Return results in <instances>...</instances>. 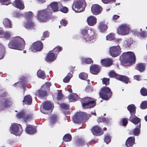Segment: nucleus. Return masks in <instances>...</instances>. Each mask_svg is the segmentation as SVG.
<instances>
[{
  "mask_svg": "<svg viewBox=\"0 0 147 147\" xmlns=\"http://www.w3.org/2000/svg\"><path fill=\"white\" fill-rule=\"evenodd\" d=\"M121 57L122 58L121 63L124 66L131 65L132 63L135 62L136 56L133 52L128 51L123 53Z\"/></svg>",
  "mask_w": 147,
  "mask_h": 147,
  "instance_id": "obj_1",
  "label": "nucleus"
},
{
  "mask_svg": "<svg viewBox=\"0 0 147 147\" xmlns=\"http://www.w3.org/2000/svg\"><path fill=\"white\" fill-rule=\"evenodd\" d=\"M25 45V43L24 39L18 36L10 41L8 45L11 49L22 50L24 49Z\"/></svg>",
  "mask_w": 147,
  "mask_h": 147,
  "instance_id": "obj_2",
  "label": "nucleus"
},
{
  "mask_svg": "<svg viewBox=\"0 0 147 147\" xmlns=\"http://www.w3.org/2000/svg\"><path fill=\"white\" fill-rule=\"evenodd\" d=\"M52 13V10L49 8L38 11L37 19L40 22H47L51 19Z\"/></svg>",
  "mask_w": 147,
  "mask_h": 147,
  "instance_id": "obj_3",
  "label": "nucleus"
},
{
  "mask_svg": "<svg viewBox=\"0 0 147 147\" xmlns=\"http://www.w3.org/2000/svg\"><path fill=\"white\" fill-rule=\"evenodd\" d=\"M80 32L86 42H91L96 38V35L91 28H85L81 29Z\"/></svg>",
  "mask_w": 147,
  "mask_h": 147,
  "instance_id": "obj_4",
  "label": "nucleus"
},
{
  "mask_svg": "<svg viewBox=\"0 0 147 147\" xmlns=\"http://www.w3.org/2000/svg\"><path fill=\"white\" fill-rule=\"evenodd\" d=\"M96 100L89 97L82 98L80 101L82 107L85 109H90L94 107L96 105Z\"/></svg>",
  "mask_w": 147,
  "mask_h": 147,
  "instance_id": "obj_5",
  "label": "nucleus"
},
{
  "mask_svg": "<svg viewBox=\"0 0 147 147\" xmlns=\"http://www.w3.org/2000/svg\"><path fill=\"white\" fill-rule=\"evenodd\" d=\"M86 6L84 0H78L74 2L72 5V9L76 12H80L84 11Z\"/></svg>",
  "mask_w": 147,
  "mask_h": 147,
  "instance_id": "obj_6",
  "label": "nucleus"
},
{
  "mask_svg": "<svg viewBox=\"0 0 147 147\" xmlns=\"http://www.w3.org/2000/svg\"><path fill=\"white\" fill-rule=\"evenodd\" d=\"M91 116L90 114H87L85 113L77 112L73 118V120L74 123H79L87 120Z\"/></svg>",
  "mask_w": 147,
  "mask_h": 147,
  "instance_id": "obj_7",
  "label": "nucleus"
},
{
  "mask_svg": "<svg viewBox=\"0 0 147 147\" xmlns=\"http://www.w3.org/2000/svg\"><path fill=\"white\" fill-rule=\"evenodd\" d=\"M112 93L109 87L103 86L100 90L99 94L100 97L103 99L108 100L111 96Z\"/></svg>",
  "mask_w": 147,
  "mask_h": 147,
  "instance_id": "obj_8",
  "label": "nucleus"
},
{
  "mask_svg": "<svg viewBox=\"0 0 147 147\" xmlns=\"http://www.w3.org/2000/svg\"><path fill=\"white\" fill-rule=\"evenodd\" d=\"M43 48L42 43L40 41H38L33 43L30 48L29 50L34 52L40 51Z\"/></svg>",
  "mask_w": 147,
  "mask_h": 147,
  "instance_id": "obj_9",
  "label": "nucleus"
},
{
  "mask_svg": "<svg viewBox=\"0 0 147 147\" xmlns=\"http://www.w3.org/2000/svg\"><path fill=\"white\" fill-rule=\"evenodd\" d=\"M11 133L16 135H20L23 129L21 125L19 124L13 123L11 126Z\"/></svg>",
  "mask_w": 147,
  "mask_h": 147,
  "instance_id": "obj_10",
  "label": "nucleus"
},
{
  "mask_svg": "<svg viewBox=\"0 0 147 147\" xmlns=\"http://www.w3.org/2000/svg\"><path fill=\"white\" fill-rule=\"evenodd\" d=\"M121 49L120 46H114L110 48L109 52L110 54L112 57H115L119 55L121 53Z\"/></svg>",
  "mask_w": 147,
  "mask_h": 147,
  "instance_id": "obj_11",
  "label": "nucleus"
},
{
  "mask_svg": "<svg viewBox=\"0 0 147 147\" xmlns=\"http://www.w3.org/2000/svg\"><path fill=\"white\" fill-rule=\"evenodd\" d=\"M129 31V28L126 24L121 25L117 29V32L121 35H125L128 34Z\"/></svg>",
  "mask_w": 147,
  "mask_h": 147,
  "instance_id": "obj_12",
  "label": "nucleus"
},
{
  "mask_svg": "<svg viewBox=\"0 0 147 147\" xmlns=\"http://www.w3.org/2000/svg\"><path fill=\"white\" fill-rule=\"evenodd\" d=\"M91 10L94 15H97L101 13L102 10V8L98 4H94L91 7Z\"/></svg>",
  "mask_w": 147,
  "mask_h": 147,
  "instance_id": "obj_13",
  "label": "nucleus"
},
{
  "mask_svg": "<svg viewBox=\"0 0 147 147\" xmlns=\"http://www.w3.org/2000/svg\"><path fill=\"white\" fill-rule=\"evenodd\" d=\"M57 56L55 54L52 52V51H50L47 54L45 57V59L47 62H51L53 61L56 58Z\"/></svg>",
  "mask_w": 147,
  "mask_h": 147,
  "instance_id": "obj_14",
  "label": "nucleus"
},
{
  "mask_svg": "<svg viewBox=\"0 0 147 147\" xmlns=\"http://www.w3.org/2000/svg\"><path fill=\"white\" fill-rule=\"evenodd\" d=\"M100 66L94 64L90 67V71L93 74H97L100 72Z\"/></svg>",
  "mask_w": 147,
  "mask_h": 147,
  "instance_id": "obj_15",
  "label": "nucleus"
},
{
  "mask_svg": "<svg viewBox=\"0 0 147 147\" xmlns=\"http://www.w3.org/2000/svg\"><path fill=\"white\" fill-rule=\"evenodd\" d=\"M100 62L102 66L105 67H109L112 65L113 61L111 59L107 58L101 59Z\"/></svg>",
  "mask_w": 147,
  "mask_h": 147,
  "instance_id": "obj_16",
  "label": "nucleus"
},
{
  "mask_svg": "<svg viewBox=\"0 0 147 147\" xmlns=\"http://www.w3.org/2000/svg\"><path fill=\"white\" fill-rule=\"evenodd\" d=\"M35 95L39 97L42 98L47 96L48 95V93L46 90L40 89L36 92Z\"/></svg>",
  "mask_w": 147,
  "mask_h": 147,
  "instance_id": "obj_17",
  "label": "nucleus"
},
{
  "mask_svg": "<svg viewBox=\"0 0 147 147\" xmlns=\"http://www.w3.org/2000/svg\"><path fill=\"white\" fill-rule=\"evenodd\" d=\"M96 18L94 16H91L87 18V22L88 25L93 26L96 23Z\"/></svg>",
  "mask_w": 147,
  "mask_h": 147,
  "instance_id": "obj_18",
  "label": "nucleus"
},
{
  "mask_svg": "<svg viewBox=\"0 0 147 147\" xmlns=\"http://www.w3.org/2000/svg\"><path fill=\"white\" fill-rule=\"evenodd\" d=\"M25 131L28 134H33L36 131V128L33 125H29L27 126Z\"/></svg>",
  "mask_w": 147,
  "mask_h": 147,
  "instance_id": "obj_19",
  "label": "nucleus"
},
{
  "mask_svg": "<svg viewBox=\"0 0 147 147\" xmlns=\"http://www.w3.org/2000/svg\"><path fill=\"white\" fill-rule=\"evenodd\" d=\"M98 28L101 32H103L107 30L108 27L105 24V21H102L98 23Z\"/></svg>",
  "mask_w": 147,
  "mask_h": 147,
  "instance_id": "obj_20",
  "label": "nucleus"
},
{
  "mask_svg": "<svg viewBox=\"0 0 147 147\" xmlns=\"http://www.w3.org/2000/svg\"><path fill=\"white\" fill-rule=\"evenodd\" d=\"M60 4L59 2H54L50 4V6L53 12H56L59 11V5Z\"/></svg>",
  "mask_w": 147,
  "mask_h": 147,
  "instance_id": "obj_21",
  "label": "nucleus"
},
{
  "mask_svg": "<svg viewBox=\"0 0 147 147\" xmlns=\"http://www.w3.org/2000/svg\"><path fill=\"white\" fill-rule=\"evenodd\" d=\"M13 3L15 7L20 9H22L24 8V4L21 0H16Z\"/></svg>",
  "mask_w": 147,
  "mask_h": 147,
  "instance_id": "obj_22",
  "label": "nucleus"
},
{
  "mask_svg": "<svg viewBox=\"0 0 147 147\" xmlns=\"http://www.w3.org/2000/svg\"><path fill=\"white\" fill-rule=\"evenodd\" d=\"M135 139L134 137H130L127 140L125 145L127 147L132 146L135 143Z\"/></svg>",
  "mask_w": 147,
  "mask_h": 147,
  "instance_id": "obj_23",
  "label": "nucleus"
},
{
  "mask_svg": "<svg viewBox=\"0 0 147 147\" xmlns=\"http://www.w3.org/2000/svg\"><path fill=\"white\" fill-rule=\"evenodd\" d=\"M35 26V24L32 20H27L25 24V27L27 29H34Z\"/></svg>",
  "mask_w": 147,
  "mask_h": 147,
  "instance_id": "obj_24",
  "label": "nucleus"
},
{
  "mask_svg": "<svg viewBox=\"0 0 147 147\" xmlns=\"http://www.w3.org/2000/svg\"><path fill=\"white\" fill-rule=\"evenodd\" d=\"M23 102L25 104L30 105L32 102V98L30 95L25 96L24 98Z\"/></svg>",
  "mask_w": 147,
  "mask_h": 147,
  "instance_id": "obj_25",
  "label": "nucleus"
},
{
  "mask_svg": "<svg viewBox=\"0 0 147 147\" xmlns=\"http://www.w3.org/2000/svg\"><path fill=\"white\" fill-rule=\"evenodd\" d=\"M117 80L126 84L131 82L129 78L128 77L123 75H119Z\"/></svg>",
  "mask_w": 147,
  "mask_h": 147,
  "instance_id": "obj_26",
  "label": "nucleus"
},
{
  "mask_svg": "<svg viewBox=\"0 0 147 147\" xmlns=\"http://www.w3.org/2000/svg\"><path fill=\"white\" fill-rule=\"evenodd\" d=\"M91 131L94 135H96L100 134L102 132V130L99 126L96 125L92 127Z\"/></svg>",
  "mask_w": 147,
  "mask_h": 147,
  "instance_id": "obj_27",
  "label": "nucleus"
},
{
  "mask_svg": "<svg viewBox=\"0 0 147 147\" xmlns=\"http://www.w3.org/2000/svg\"><path fill=\"white\" fill-rule=\"evenodd\" d=\"M146 65L145 63H139L137 65L136 68L140 72H142L145 70Z\"/></svg>",
  "mask_w": 147,
  "mask_h": 147,
  "instance_id": "obj_28",
  "label": "nucleus"
},
{
  "mask_svg": "<svg viewBox=\"0 0 147 147\" xmlns=\"http://www.w3.org/2000/svg\"><path fill=\"white\" fill-rule=\"evenodd\" d=\"M128 110L131 116L132 115H134L136 113V108L134 105H129L127 107Z\"/></svg>",
  "mask_w": 147,
  "mask_h": 147,
  "instance_id": "obj_29",
  "label": "nucleus"
},
{
  "mask_svg": "<svg viewBox=\"0 0 147 147\" xmlns=\"http://www.w3.org/2000/svg\"><path fill=\"white\" fill-rule=\"evenodd\" d=\"M135 116V117H133L132 116H131L129 119V120L135 125H136L139 123H140V119L136 116Z\"/></svg>",
  "mask_w": 147,
  "mask_h": 147,
  "instance_id": "obj_30",
  "label": "nucleus"
},
{
  "mask_svg": "<svg viewBox=\"0 0 147 147\" xmlns=\"http://www.w3.org/2000/svg\"><path fill=\"white\" fill-rule=\"evenodd\" d=\"M141 128L140 123H139V125L136 126L132 131L133 134L136 136H138L140 133V129Z\"/></svg>",
  "mask_w": 147,
  "mask_h": 147,
  "instance_id": "obj_31",
  "label": "nucleus"
},
{
  "mask_svg": "<svg viewBox=\"0 0 147 147\" xmlns=\"http://www.w3.org/2000/svg\"><path fill=\"white\" fill-rule=\"evenodd\" d=\"M37 74L38 78L43 79L46 77V75L45 71L41 69H39L38 70Z\"/></svg>",
  "mask_w": 147,
  "mask_h": 147,
  "instance_id": "obj_32",
  "label": "nucleus"
},
{
  "mask_svg": "<svg viewBox=\"0 0 147 147\" xmlns=\"http://www.w3.org/2000/svg\"><path fill=\"white\" fill-rule=\"evenodd\" d=\"M3 23L5 26L7 28H11L12 24L10 21L7 18H5L3 20Z\"/></svg>",
  "mask_w": 147,
  "mask_h": 147,
  "instance_id": "obj_33",
  "label": "nucleus"
},
{
  "mask_svg": "<svg viewBox=\"0 0 147 147\" xmlns=\"http://www.w3.org/2000/svg\"><path fill=\"white\" fill-rule=\"evenodd\" d=\"M52 105L51 102H46L43 104V108L47 110H49L51 109Z\"/></svg>",
  "mask_w": 147,
  "mask_h": 147,
  "instance_id": "obj_34",
  "label": "nucleus"
},
{
  "mask_svg": "<svg viewBox=\"0 0 147 147\" xmlns=\"http://www.w3.org/2000/svg\"><path fill=\"white\" fill-rule=\"evenodd\" d=\"M73 72L72 71H70L68 73L67 76L63 79V82L65 83L68 82L71 78L72 77V74Z\"/></svg>",
  "mask_w": 147,
  "mask_h": 147,
  "instance_id": "obj_35",
  "label": "nucleus"
},
{
  "mask_svg": "<svg viewBox=\"0 0 147 147\" xmlns=\"http://www.w3.org/2000/svg\"><path fill=\"white\" fill-rule=\"evenodd\" d=\"M78 97L77 94L75 93L71 94L69 96V99L71 102H74L76 101Z\"/></svg>",
  "mask_w": 147,
  "mask_h": 147,
  "instance_id": "obj_36",
  "label": "nucleus"
},
{
  "mask_svg": "<svg viewBox=\"0 0 147 147\" xmlns=\"http://www.w3.org/2000/svg\"><path fill=\"white\" fill-rule=\"evenodd\" d=\"M81 60L82 64H90L93 63V61L90 58H82Z\"/></svg>",
  "mask_w": 147,
  "mask_h": 147,
  "instance_id": "obj_37",
  "label": "nucleus"
},
{
  "mask_svg": "<svg viewBox=\"0 0 147 147\" xmlns=\"http://www.w3.org/2000/svg\"><path fill=\"white\" fill-rule=\"evenodd\" d=\"M119 75L115 73L113 71H110L109 74V76L110 78H114L117 80L118 79Z\"/></svg>",
  "mask_w": 147,
  "mask_h": 147,
  "instance_id": "obj_38",
  "label": "nucleus"
},
{
  "mask_svg": "<svg viewBox=\"0 0 147 147\" xmlns=\"http://www.w3.org/2000/svg\"><path fill=\"white\" fill-rule=\"evenodd\" d=\"M62 48L61 47L59 46H57L53 49V51L54 53V54H55V55L57 56V55L59 52L62 51Z\"/></svg>",
  "mask_w": 147,
  "mask_h": 147,
  "instance_id": "obj_39",
  "label": "nucleus"
},
{
  "mask_svg": "<svg viewBox=\"0 0 147 147\" xmlns=\"http://www.w3.org/2000/svg\"><path fill=\"white\" fill-rule=\"evenodd\" d=\"M72 139L71 135L69 134H65L63 137V140L65 142H69Z\"/></svg>",
  "mask_w": 147,
  "mask_h": 147,
  "instance_id": "obj_40",
  "label": "nucleus"
},
{
  "mask_svg": "<svg viewBox=\"0 0 147 147\" xmlns=\"http://www.w3.org/2000/svg\"><path fill=\"white\" fill-rule=\"evenodd\" d=\"M59 11L64 13H67L68 11V8L65 7L63 6L60 3V5L59 6Z\"/></svg>",
  "mask_w": 147,
  "mask_h": 147,
  "instance_id": "obj_41",
  "label": "nucleus"
},
{
  "mask_svg": "<svg viewBox=\"0 0 147 147\" xmlns=\"http://www.w3.org/2000/svg\"><path fill=\"white\" fill-rule=\"evenodd\" d=\"M79 78L82 80H86L87 78L88 75L84 72H82L79 75Z\"/></svg>",
  "mask_w": 147,
  "mask_h": 147,
  "instance_id": "obj_42",
  "label": "nucleus"
},
{
  "mask_svg": "<svg viewBox=\"0 0 147 147\" xmlns=\"http://www.w3.org/2000/svg\"><path fill=\"white\" fill-rule=\"evenodd\" d=\"M57 116L56 115H53L50 117V122L52 125L55 123L57 120Z\"/></svg>",
  "mask_w": 147,
  "mask_h": 147,
  "instance_id": "obj_43",
  "label": "nucleus"
},
{
  "mask_svg": "<svg viewBox=\"0 0 147 147\" xmlns=\"http://www.w3.org/2000/svg\"><path fill=\"white\" fill-rule=\"evenodd\" d=\"M26 115V113L24 111H21L20 112L17 114V117L19 119H21L23 118Z\"/></svg>",
  "mask_w": 147,
  "mask_h": 147,
  "instance_id": "obj_44",
  "label": "nucleus"
},
{
  "mask_svg": "<svg viewBox=\"0 0 147 147\" xmlns=\"http://www.w3.org/2000/svg\"><path fill=\"white\" fill-rule=\"evenodd\" d=\"M12 103L10 100L9 99H6L5 100L3 105L5 107H9L11 105Z\"/></svg>",
  "mask_w": 147,
  "mask_h": 147,
  "instance_id": "obj_45",
  "label": "nucleus"
},
{
  "mask_svg": "<svg viewBox=\"0 0 147 147\" xmlns=\"http://www.w3.org/2000/svg\"><path fill=\"white\" fill-rule=\"evenodd\" d=\"M33 115L31 114H29L25 115L24 117V120L25 122H26L27 121L31 119Z\"/></svg>",
  "mask_w": 147,
  "mask_h": 147,
  "instance_id": "obj_46",
  "label": "nucleus"
},
{
  "mask_svg": "<svg viewBox=\"0 0 147 147\" xmlns=\"http://www.w3.org/2000/svg\"><path fill=\"white\" fill-rule=\"evenodd\" d=\"M49 32L48 31H45L43 32L41 38V39L42 40H45L46 38L49 37Z\"/></svg>",
  "mask_w": 147,
  "mask_h": 147,
  "instance_id": "obj_47",
  "label": "nucleus"
},
{
  "mask_svg": "<svg viewBox=\"0 0 147 147\" xmlns=\"http://www.w3.org/2000/svg\"><path fill=\"white\" fill-rule=\"evenodd\" d=\"M105 124L107 126H110L112 123V120L111 119L109 118H105Z\"/></svg>",
  "mask_w": 147,
  "mask_h": 147,
  "instance_id": "obj_48",
  "label": "nucleus"
},
{
  "mask_svg": "<svg viewBox=\"0 0 147 147\" xmlns=\"http://www.w3.org/2000/svg\"><path fill=\"white\" fill-rule=\"evenodd\" d=\"M142 109H145L147 108V101H143L141 102L140 106Z\"/></svg>",
  "mask_w": 147,
  "mask_h": 147,
  "instance_id": "obj_49",
  "label": "nucleus"
},
{
  "mask_svg": "<svg viewBox=\"0 0 147 147\" xmlns=\"http://www.w3.org/2000/svg\"><path fill=\"white\" fill-rule=\"evenodd\" d=\"M141 94L144 96H147V89L145 88L142 87L140 90Z\"/></svg>",
  "mask_w": 147,
  "mask_h": 147,
  "instance_id": "obj_50",
  "label": "nucleus"
},
{
  "mask_svg": "<svg viewBox=\"0 0 147 147\" xmlns=\"http://www.w3.org/2000/svg\"><path fill=\"white\" fill-rule=\"evenodd\" d=\"M27 20H32L33 16V13L31 12H29L26 15Z\"/></svg>",
  "mask_w": 147,
  "mask_h": 147,
  "instance_id": "obj_51",
  "label": "nucleus"
},
{
  "mask_svg": "<svg viewBox=\"0 0 147 147\" xmlns=\"http://www.w3.org/2000/svg\"><path fill=\"white\" fill-rule=\"evenodd\" d=\"M109 78H104L102 80V84H105L106 86L108 85L109 84Z\"/></svg>",
  "mask_w": 147,
  "mask_h": 147,
  "instance_id": "obj_52",
  "label": "nucleus"
},
{
  "mask_svg": "<svg viewBox=\"0 0 147 147\" xmlns=\"http://www.w3.org/2000/svg\"><path fill=\"white\" fill-rule=\"evenodd\" d=\"M60 106L61 109L66 110H68L69 109V105L65 103H62L60 105Z\"/></svg>",
  "mask_w": 147,
  "mask_h": 147,
  "instance_id": "obj_53",
  "label": "nucleus"
},
{
  "mask_svg": "<svg viewBox=\"0 0 147 147\" xmlns=\"http://www.w3.org/2000/svg\"><path fill=\"white\" fill-rule=\"evenodd\" d=\"M137 36H140L143 38H144L146 37V33L145 32L142 31L141 32H138L137 34Z\"/></svg>",
  "mask_w": 147,
  "mask_h": 147,
  "instance_id": "obj_54",
  "label": "nucleus"
},
{
  "mask_svg": "<svg viewBox=\"0 0 147 147\" xmlns=\"http://www.w3.org/2000/svg\"><path fill=\"white\" fill-rule=\"evenodd\" d=\"M0 3L2 4L8 5L10 4L11 2V0H0Z\"/></svg>",
  "mask_w": 147,
  "mask_h": 147,
  "instance_id": "obj_55",
  "label": "nucleus"
},
{
  "mask_svg": "<svg viewBox=\"0 0 147 147\" xmlns=\"http://www.w3.org/2000/svg\"><path fill=\"white\" fill-rule=\"evenodd\" d=\"M104 140L106 144H108L111 141V139L110 136L109 135H106L105 136Z\"/></svg>",
  "mask_w": 147,
  "mask_h": 147,
  "instance_id": "obj_56",
  "label": "nucleus"
},
{
  "mask_svg": "<svg viewBox=\"0 0 147 147\" xmlns=\"http://www.w3.org/2000/svg\"><path fill=\"white\" fill-rule=\"evenodd\" d=\"M107 40H111L114 39V35L111 33H110L106 36Z\"/></svg>",
  "mask_w": 147,
  "mask_h": 147,
  "instance_id": "obj_57",
  "label": "nucleus"
},
{
  "mask_svg": "<svg viewBox=\"0 0 147 147\" xmlns=\"http://www.w3.org/2000/svg\"><path fill=\"white\" fill-rule=\"evenodd\" d=\"M3 35L4 38L7 40L9 39L11 36V34L9 32H4Z\"/></svg>",
  "mask_w": 147,
  "mask_h": 147,
  "instance_id": "obj_58",
  "label": "nucleus"
},
{
  "mask_svg": "<svg viewBox=\"0 0 147 147\" xmlns=\"http://www.w3.org/2000/svg\"><path fill=\"white\" fill-rule=\"evenodd\" d=\"M63 97V95L61 91H59L58 92L57 99L58 100H60L62 99Z\"/></svg>",
  "mask_w": 147,
  "mask_h": 147,
  "instance_id": "obj_59",
  "label": "nucleus"
},
{
  "mask_svg": "<svg viewBox=\"0 0 147 147\" xmlns=\"http://www.w3.org/2000/svg\"><path fill=\"white\" fill-rule=\"evenodd\" d=\"M76 143L79 145H82L85 144V141L82 139H79L78 140Z\"/></svg>",
  "mask_w": 147,
  "mask_h": 147,
  "instance_id": "obj_60",
  "label": "nucleus"
},
{
  "mask_svg": "<svg viewBox=\"0 0 147 147\" xmlns=\"http://www.w3.org/2000/svg\"><path fill=\"white\" fill-rule=\"evenodd\" d=\"M105 117H99L97 119V122L99 123H104L105 122Z\"/></svg>",
  "mask_w": 147,
  "mask_h": 147,
  "instance_id": "obj_61",
  "label": "nucleus"
},
{
  "mask_svg": "<svg viewBox=\"0 0 147 147\" xmlns=\"http://www.w3.org/2000/svg\"><path fill=\"white\" fill-rule=\"evenodd\" d=\"M60 23L62 26H65L68 24V22L67 20L62 19L60 21Z\"/></svg>",
  "mask_w": 147,
  "mask_h": 147,
  "instance_id": "obj_62",
  "label": "nucleus"
},
{
  "mask_svg": "<svg viewBox=\"0 0 147 147\" xmlns=\"http://www.w3.org/2000/svg\"><path fill=\"white\" fill-rule=\"evenodd\" d=\"M116 0H101L102 2L105 4H108L113 3L116 1Z\"/></svg>",
  "mask_w": 147,
  "mask_h": 147,
  "instance_id": "obj_63",
  "label": "nucleus"
},
{
  "mask_svg": "<svg viewBox=\"0 0 147 147\" xmlns=\"http://www.w3.org/2000/svg\"><path fill=\"white\" fill-rule=\"evenodd\" d=\"M93 89L91 87L88 86L85 88V91L87 92H91L93 91Z\"/></svg>",
  "mask_w": 147,
  "mask_h": 147,
  "instance_id": "obj_64",
  "label": "nucleus"
}]
</instances>
